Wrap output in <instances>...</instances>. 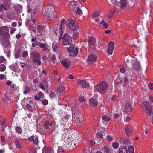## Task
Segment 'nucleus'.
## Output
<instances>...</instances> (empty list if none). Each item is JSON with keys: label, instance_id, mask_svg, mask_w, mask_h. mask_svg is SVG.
<instances>
[{"label": "nucleus", "instance_id": "35", "mask_svg": "<svg viewBox=\"0 0 153 153\" xmlns=\"http://www.w3.org/2000/svg\"><path fill=\"white\" fill-rule=\"evenodd\" d=\"M50 61V64L52 65H53L55 62L56 61V60L54 55H53L52 56L51 58Z\"/></svg>", "mask_w": 153, "mask_h": 153}, {"label": "nucleus", "instance_id": "18", "mask_svg": "<svg viewBox=\"0 0 153 153\" xmlns=\"http://www.w3.org/2000/svg\"><path fill=\"white\" fill-rule=\"evenodd\" d=\"M119 141L120 144L126 146H128L129 145V140L127 139H123V138H120Z\"/></svg>", "mask_w": 153, "mask_h": 153}, {"label": "nucleus", "instance_id": "16", "mask_svg": "<svg viewBox=\"0 0 153 153\" xmlns=\"http://www.w3.org/2000/svg\"><path fill=\"white\" fill-rule=\"evenodd\" d=\"M125 109L126 112H131L132 111V105L130 103L127 102L125 104Z\"/></svg>", "mask_w": 153, "mask_h": 153}, {"label": "nucleus", "instance_id": "47", "mask_svg": "<svg viewBox=\"0 0 153 153\" xmlns=\"http://www.w3.org/2000/svg\"><path fill=\"white\" fill-rule=\"evenodd\" d=\"M100 16V14L99 12L97 11L94 12L92 15V17L93 19L95 18V17H97Z\"/></svg>", "mask_w": 153, "mask_h": 153}, {"label": "nucleus", "instance_id": "28", "mask_svg": "<svg viewBox=\"0 0 153 153\" xmlns=\"http://www.w3.org/2000/svg\"><path fill=\"white\" fill-rule=\"evenodd\" d=\"M97 57L96 55L93 54H90L88 58V61L90 62H94L96 61Z\"/></svg>", "mask_w": 153, "mask_h": 153}, {"label": "nucleus", "instance_id": "49", "mask_svg": "<svg viewBox=\"0 0 153 153\" xmlns=\"http://www.w3.org/2000/svg\"><path fill=\"white\" fill-rule=\"evenodd\" d=\"M104 134V133L103 131H100L97 133V135L100 138L102 139L103 138Z\"/></svg>", "mask_w": 153, "mask_h": 153}, {"label": "nucleus", "instance_id": "1", "mask_svg": "<svg viewBox=\"0 0 153 153\" xmlns=\"http://www.w3.org/2000/svg\"><path fill=\"white\" fill-rule=\"evenodd\" d=\"M51 7H46L42 11L45 18L47 20L51 21L52 19L55 18L57 14L54 10L53 8H51Z\"/></svg>", "mask_w": 153, "mask_h": 153}, {"label": "nucleus", "instance_id": "22", "mask_svg": "<svg viewBox=\"0 0 153 153\" xmlns=\"http://www.w3.org/2000/svg\"><path fill=\"white\" fill-rule=\"evenodd\" d=\"M60 137L59 136L58 133H56L53 134V143L54 144L58 143V142L59 139Z\"/></svg>", "mask_w": 153, "mask_h": 153}, {"label": "nucleus", "instance_id": "27", "mask_svg": "<svg viewBox=\"0 0 153 153\" xmlns=\"http://www.w3.org/2000/svg\"><path fill=\"white\" fill-rule=\"evenodd\" d=\"M65 88L63 85L59 86L58 87L57 92L60 95H62Z\"/></svg>", "mask_w": 153, "mask_h": 153}, {"label": "nucleus", "instance_id": "26", "mask_svg": "<svg viewBox=\"0 0 153 153\" xmlns=\"http://www.w3.org/2000/svg\"><path fill=\"white\" fill-rule=\"evenodd\" d=\"M111 120V118L106 116H103L102 118V122L104 124H107Z\"/></svg>", "mask_w": 153, "mask_h": 153}, {"label": "nucleus", "instance_id": "55", "mask_svg": "<svg viewBox=\"0 0 153 153\" xmlns=\"http://www.w3.org/2000/svg\"><path fill=\"white\" fill-rule=\"evenodd\" d=\"M38 96L40 98H44L45 97L44 94L42 92H40L38 94Z\"/></svg>", "mask_w": 153, "mask_h": 153}, {"label": "nucleus", "instance_id": "50", "mask_svg": "<svg viewBox=\"0 0 153 153\" xmlns=\"http://www.w3.org/2000/svg\"><path fill=\"white\" fill-rule=\"evenodd\" d=\"M143 104L144 106L146 108H148V107H150L151 105L147 101H144Z\"/></svg>", "mask_w": 153, "mask_h": 153}, {"label": "nucleus", "instance_id": "44", "mask_svg": "<svg viewBox=\"0 0 153 153\" xmlns=\"http://www.w3.org/2000/svg\"><path fill=\"white\" fill-rule=\"evenodd\" d=\"M6 69V66L4 64L0 65V71L4 72Z\"/></svg>", "mask_w": 153, "mask_h": 153}, {"label": "nucleus", "instance_id": "30", "mask_svg": "<svg viewBox=\"0 0 153 153\" xmlns=\"http://www.w3.org/2000/svg\"><path fill=\"white\" fill-rule=\"evenodd\" d=\"M75 20H73L72 19H68V20L66 22V24L68 27L69 26V25H71L74 24L76 23Z\"/></svg>", "mask_w": 153, "mask_h": 153}, {"label": "nucleus", "instance_id": "21", "mask_svg": "<svg viewBox=\"0 0 153 153\" xmlns=\"http://www.w3.org/2000/svg\"><path fill=\"white\" fill-rule=\"evenodd\" d=\"M74 124H76V125H80L82 124V118L81 116L80 117L77 116L75 119H74Z\"/></svg>", "mask_w": 153, "mask_h": 153}, {"label": "nucleus", "instance_id": "4", "mask_svg": "<svg viewBox=\"0 0 153 153\" xmlns=\"http://www.w3.org/2000/svg\"><path fill=\"white\" fill-rule=\"evenodd\" d=\"M34 64L39 66L41 64L40 56L39 53L36 51H33L31 53Z\"/></svg>", "mask_w": 153, "mask_h": 153}, {"label": "nucleus", "instance_id": "45", "mask_svg": "<svg viewBox=\"0 0 153 153\" xmlns=\"http://www.w3.org/2000/svg\"><path fill=\"white\" fill-rule=\"evenodd\" d=\"M49 97L51 99H53L55 98L56 97V94L55 92H50L49 95Z\"/></svg>", "mask_w": 153, "mask_h": 153}, {"label": "nucleus", "instance_id": "29", "mask_svg": "<svg viewBox=\"0 0 153 153\" xmlns=\"http://www.w3.org/2000/svg\"><path fill=\"white\" fill-rule=\"evenodd\" d=\"M89 102L90 105L94 106H97L98 103V101L92 98L90 100Z\"/></svg>", "mask_w": 153, "mask_h": 153}, {"label": "nucleus", "instance_id": "36", "mask_svg": "<svg viewBox=\"0 0 153 153\" xmlns=\"http://www.w3.org/2000/svg\"><path fill=\"white\" fill-rule=\"evenodd\" d=\"M47 46V45L46 43H41L40 42L38 46H39V48H43V51H45L47 49V48H45Z\"/></svg>", "mask_w": 153, "mask_h": 153}, {"label": "nucleus", "instance_id": "48", "mask_svg": "<svg viewBox=\"0 0 153 153\" xmlns=\"http://www.w3.org/2000/svg\"><path fill=\"white\" fill-rule=\"evenodd\" d=\"M112 145L114 148L117 149L118 147L119 144L117 142H115L112 143Z\"/></svg>", "mask_w": 153, "mask_h": 153}, {"label": "nucleus", "instance_id": "33", "mask_svg": "<svg viewBox=\"0 0 153 153\" xmlns=\"http://www.w3.org/2000/svg\"><path fill=\"white\" fill-rule=\"evenodd\" d=\"M152 110V106L148 107V108H146V112L148 116H149L151 115Z\"/></svg>", "mask_w": 153, "mask_h": 153}, {"label": "nucleus", "instance_id": "54", "mask_svg": "<svg viewBox=\"0 0 153 153\" xmlns=\"http://www.w3.org/2000/svg\"><path fill=\"white\" fill-rule=\"evenodd\" d=\"M10 88L13 91H14L16 90V85L13 84H12L10 86Z\"/></svg>", "mask_w": 153, "mask_h": 153}, {"label": "nucleus", "instance_id": "61", "mask_svg": "<svg viewBox=\"0 0 153 153\" xmlns=\"http://www.w3.org/2000/svg\"><path fill=\"white\" fill-rule=\"evenodd\" d=\"M26 105L28 110H31L32 109L31 104H27Z\"/></svg>", "mask_w": 153, "mask_h": 153}, {"label": "nucleus", "instance_id": "43", "mask_svg": "<svg viewBox=\"0 0 153 153\" xmlns=\"http://www.w3.org/2000/svg\"><path fill=\"white\" fill-rule=\"evenodd\" d=\"M16 132L18 134H21L22 133V129L19 126H17L15 128Z\"/></svg>", "mask_w": 153, "mask_h": 153}, {"label": "nucleus", "instance_id": "40", "mask_svg": "<svg viewBox=\"0 0 153 153\" xmlns=\"http://www.w3.org/2000/svg\"><path fill=\"white\" fill-rule=\"evenodd\" d=\"M30 90V89L28 86H25L24 90L23 93L24 94H27Z\"/></svg>", "mask_w": 153, "mask_h": 153}, {"label": "nucleus", "instance_id": "56", "mask_svg": "<svg viewBox=\"0 0 153 153\" xmlns=\"http://www.w3.org/2000/svg\"><path fill=\"white\" fill-rule=\"evenodd\" d=\"M117 99V97L114 95L111 97V101L113 102H114Z\"/></svg>", "mask_w": 153, "mask_h": 153}, {"label": "nucleus", "instance_id": "11", "mask_svg": "<svg viewBox=\"0 0 153 153\" xmlns=\"http://www.w3.org/2000/svg\"><path fill=\"white\" fill-rule=\"evenodd\" d=\"M78 82L79 84L83 88H88L90 85L88 82L85 80H81L79 79Z\"/></svg>", "mask_w": 153, "mask_h": 153}, {"label": "nucleus", "instance_id": "6", "mask_svg": "<svg viewBox=\"0 0 153 153\" xmlns=\"http://www.w3.org/2000/svg\"><path fill=\"white\" fill-rule=\"evenodd\" d=\"M50 29V27L48 25H40L37 26L36 29L39 33H42L43 31L47 32Z\"/></svg>", "mask_w": 153, "mask_h": 153}, {"label": "nucleus", "instance_id": "46", "mask_svg": "<svg viewBox=\"0 0 153 153\" xmlns=\"http://www.w3.org/2000/svg\"><path fill=\"white\" fill-rule=\"evenodd\" d=\"M129 153L134 152V148L133 146H129L128 148Z\"/></svg>", "mask_w": 153, "mask_h": 153}, {"label": "nucleus", "instance_id": "53", "mask_svg": "<svg viewBox=\"0 0 153 153\" xmlns=\"http://www.w3.org/2000/svg\"><path fill=\"white\" fill-rule=\"evenodd\" d=\"M104 150L106 153H109L110 152V149H109V148L106 146H104Z\"/></svg>", "mask_w": 153, "mask_h": 153}, {"label": "nucleus", "instance_id": "52", "mask_svg": "<svg viewBox=\"0 0 153 153\" xmlns=\"http://www.w3.org/2000/svg\"><path fill=\"white\" fill-rule=\"evenodd\" d=\"M76 13L78 14H80L82 13V11L78 7L76 10Z\"/></svg>", "mask_w": 153, "mask_h": 153}, {"label": "nucleus", "instance_id": "64", "mask_svg": "<svg viewBox=\"0 0 153 153\" xmlns=\"http://www.w3.org/2000/svg\"><path fill=\"white\" fill-rule=\"evenodd\" d=\"M149 88L151 90H153V83H149L148 85Z\"/></svg>", "mask_w": 153, "mask_h": 153}, {"label": "nucleus", "instance_id": "42", "mask_svg": "<svg viewBox=\"0 0 153 153\" xmlns=\"http://www.w3.org/2000/svg\"><path fill=\"white\" fill-rule=\"evenodd\" d=\"M20 51L19 50H17L15 53V57L17 59L19 58L20 57Z\"/></svg>", "mask_w": 153, "mask_h": 153}, {"label": "nucleus", "instance_id": "57", "mask_svg": "<svg viewBox=\"0 0 153 153\" xmlns=\"http://www.w3.org/2000/svg\"><path fill=\"white\" fill-rule=\"evenodd\" d=\"M83 151L85 153H87L89 152L90 150V148L89 147L87 146L83 148Z\"/></svg>", "mask_w": 153, "mask_h": 153}, {"label": "nucleus", "instance_id": "34", "mask_svg": "<svg viewBox=\"0 0 153 153\" xmlns=\"http://www.w3.org/2000/svg\"><path fill=\"white\" fill-rule=\"evenodd\" d=\"M15 9L17 13H21L22 10V5H18L16 7Z\"/></svg>", "mask_w": 153, "mask_h": 153}, {"label": "nucleus", "instance_id": "14", "mask_svg": "<svg viewBox=\"0 0 153 153\" xmlns=\"http://www.w3.org/2000/svg\"><path fill=\"white\" fill-rule=\"evenodd\" d=\"M114 42L113 41L110 42L107 51V52L108 54L111 55L112 54L113 51L114 49Z\"/></svg>", "mask_w": 153, "mask_h": 153}, {"label": "nucleus", "instance_id": "23", "mask_svg": "<svg viewBox=\"0 0 153 153\" xmlns=\"http://www.w3.org/2000/svg\"><path fill=\"white\" fill-rule=\"evenodd\" d=\"M119 150V153H128L127 149L125 146H120Z\"/></svg>", "mask_w": 153, "mask_h": 153}, {"label": "nucleus", "instance_id": "13", "mask_svg": "<svg viewBox=\"0 0 153 153\" xmlns=\"http://www.w3.org/2000/svg\"><path fill=\"white\" fill-rule=\"evenodd\" d=\"M28 140L30 141H33V143L37 145L39 142L38 136L36 135H33L28 138Z\"/></svg>", "mask_w": 153, "mask_h": 153}, {"label": "nucleus", "instance_id": "32", "mask_svg": "<svg viewBox=\"0 0 153 153\" xmlns=\"http://www.w3.org/2000/svg\"><path fill=\"white\" fill-rule=\"evenodd\" d=\"M42 153H53V150L51 148H46L43 150Z\"/></svg>", "mask_w": 153, "mask_h": 153}, {"label": "nucleus", "instance_id": "51", "mask_svg": "<svg viewBox=\"0 0 153 153\" xmlns=\"http://www.w3.org/2000/svg\"><path fill=\"white\" fill-rule=\"evenodd\" d=\"M28 52L27 51H23L22 52V57L24 58L25 57H26V56H27L28 55Z\"/></svg>", "mask_w": 153, "mask_h": 153}, {"label": "nucleus", "instance_id": "62", "mask_svg": "<svg viewBox=\"0 0 153 153\" xmlns=\"http://www.w3.org/2000/svg\"><path fill=\"white\" fill-rule=\"evenodd\" d=\"M79 33L77 32H75L73 34V36L75 39H76L78 37Z\"/></svg>", "mask_w": 153, "mask_h": 153}, {"label": "nucleus", "instance_id": "19", "mask_svg": "<svg viewBox=\"0 0 153 153\" xmlns=\"http://www.w3.org/2000/svg\"><path fill=\"white\" fill-rule=\"evenodd\" d=\"M31 41L32 42L31 46L33 48L38 46L40 42L37 41L36 38L33 37L31 39Z\"/></svg>", "mask_w": 153, "mask_h": 153}, {"label": "nucleus", "instance_id": "20", "mask_svg": "<svg viewBox=\"0 0 153 153\" xmlns=\"http://www.w3.org/2000/svg\"><path fill=\"white\" fill-rule=\"evenodd\" d=\"M40 88L43 91H45L48 88L47 82H42L39 84Z\"/></svg>", "mask_w": 153, "mask_h": 153}, {"label": "nucleus", "instance_id": "24", "mask_svg": "<svg viewBox=\"0 0 153 153\" xmlns=\"http://www.w3.org/2000/svg\"><path fill=\"white\" fill-rule=\"evenodd\" d=\"M9 9V5L6 4H2L0 5V11L3 10H8Z\"/></svg>", "mask_w": 153, "mask_h": 153}, {"label": "nucleus", "instance_id": "3", "mask_svg": "<svg viewBox=\"0 0 153 153\" xmlns=\"http://www.w3.org/2000/svg\"><path fill=\"white\" fill-rule=\"evenodd\" d=\"M61 39L63 40L62 44L64 45H70V46H73L74 45L71 43L72 42V38L69 35L66 33L64 34L63 37L61 38Z\"/></svg>", "mask_w": 153, "mask_h": 153}, {"label": "nucleus", "instance_id": "31", "mask_svg": "<svg viewBox=\"0 0 153 153\" xmlns=\"http://www.w3.org/2000/svg\"><path fill=\"white\" fill-rule=\"evenodd\" d=\"M125 130L127 135L128 136L130 135L132 131L131 128L130 127L129 128L128 126H127L126 127Z\"/></svg>", "mask_w": 153, "mask_h": 153}, {"label": "nucleus", "instance_id": "59", "mask_svg": "<svg viewBox=\"0 0 153 153\" xmlns=\"http://www.w3.org/2000/svg\"><path fill=\"white\" fill-rule=\"evenodd\" d=\"M2 29H3V31H4V30H5L7 31H9V29L8 27L6 26H4L1 27Z\"/></svg>", "mask_w": 153, "mask_h": 153}, {"label": "nucleus", "instance_id": "9", "mask_svg": "<svg viewBox=\"0 0 153 153\" xmlns=\"http://www.w3.org/2000/svg\"><path fill=\"white\" fill-rule=\"evenodd\" d=\"M75 140L73 139L69 141L68 144H67V146L69 150H73L76 147Z\"/></svg>", "mask_w": 153, "mask_h": 153}, {"label": "nucleus", "instance_id": "15", "mask_svg": "<svg viewBox=\"0 0 153 153\" xmlns=\"http://www.w3.org/2000/svg\"><path fill=\"white\" fill-rule=\"evenodd\" d=\"M131 69L135 71H137L140 70L141 66L139 63L137 61L134 62L132 65V68Z\"/></svg>", "mask_w": 153, "mask_h": 153}, {"label": "nucleus", "instance_id": "7", "mask_svg": "<svg viewBox=\"0 0 153 153\" xmlns=\"http://www.w3.org/2000/svg\"><path fill=\"white\" fill-rule=\"evenodd\" d=\"M74 46H70L69 48L68 47L67 49L71 56H75L78 53V48H74Z\"/></svg>", "mask_w": 153, "mask_h": 153}, {"label": "nucleus", "instance_id": "58", "mask_svg": "<svg viewBox=\"0 0 153 153\" xmlns=\"http://www.w3.org/2000/svg\"><path fill=\"white\" fill-rule=\"evenodd\" d=\"M42 103L44 105H46L48 103V101L46 99H44L42 101Z\"/></svg>", "mask_w": 153, "mask_h": 153}, {"label": "nucleus", "instance_id": "5", "mask_svg": "<svg viewBox=\"0 0 153 153\" xmlns=\"http://www.w3.org/2000/svg\"><path fill=\"white\" fill-rule=\"evenodd\" d=\"M44 126L49 134L52 133L55 128L54 124L52 122H46L44 123Z\"/></svg>", "mask_w": 153, "mask_h": 153}, {"label": "nucleus", "instance_id": "38", "mask_svg": "<svg viewBox=\"0 0 153 153\" xmlns=\"http://www.w3.org/2000/svg\"><path fill=\"white\" fill-rule=\"evenodd\" d=\"M52 49L55 52H57L59 50V48L56 44H53L52 45Z\"/></svg>", "mask_w": 153, "mask_h": 153}, {"label": "nucleus", "instance_id": "2", "mask_svg": "<svg viewBox=\"0 0 153 153\" xmlns=\"http://www.w3.org/2000/svg\"><path fill=\"white\" fill-rule=\"evenodd\" d=\"M108 88V85L104 81H102L97 84L94 87V90L100 94L105 93Z\"/></svg>", "mask_w": 153, "mask_h": 153}, {"label": "nucleus", "instance_id": "60", "mask_svg": "<svg viewBox=\"0 0 153 153\" xmlns=\"http://www.w3.org/2000/svg\"><path fill=\"white\" fill-rule=\"evenodd\" d=\"M70 117V116H69L68 115H67L66 116L65 115L62 118L63 120L64 121V120H69Z\"/></svg>", "mask_w": 153, "mask_h": 153}, {"label": "nucleus", "instance_id": "17", "mask_svg": "<svg viewBox=\"0 0 153 153\" xmlns=\"http://www.w3.org/2000/svg\"><path fill=\"white\" fill-rule=\"evenodd\" d=\"M61 62L64 67L67 68L69 67L71 64L70 61L67 59H63Z\"/></svg>", "mask_w": 153, "mask_h": 153}, {"label": "nucleus", "instance_id": "12", "mask_svg": "<svg viewBox=\"0 0 153 153\" xmlns=\"http://www.w3.org/2000/svg\"><path fill=\"white\" fill-rule=\"evenodd\" d=\"M56 30H55V33L56 35H59L60 37L59 38V40L60 41L61 39V38L63 37V32L62 30V27L59 26Z\"/></svg>", "mask_w": 153, "mask_h": 153}, {"label": "nucleus", "instance_id": "10", "mask_svg": "<svg viewBox=\"0 0 153 153\" xmlns=\"http://www.w3.org/2000/svg\"><path fill=\"white\" fill-rule=\"evenodd\" d=\"M78 3L76 1H71L69 7L70 10L74 12H75L76 9L78 7H77Z\"/></svg>", "mask_w": 153, "mask_h": 153}, {"label": "nucleus", "instance_id": "25", "mask_svg": "<svg viewBox=\"0 0 153 153\" xmlns=\"http://www.w3.org/2000/svg\"><path fill=\"white\" fill-rule=\"evenodd\" d=\"M68 27L71 30L74 31H76L78 29L79 26L77 25L76 23H74V24L72 25H70Z\"/></svg>", "mask_w": 153, "mask_h": 153}, {"label": "nucleus", "instance_id": "41", "mask_svg": "<svg viewBox=\"0 0 153 153\" xmlns=\"http://www.w3.org/2000/svg\"><path fill=\"white\" fill-rule=\"evenodd\" d=\"M95 42V39L93 37H91L89 38L88 40L89 44L90 45H93Z\"/></svg>", "mask_w": 153, "mask_h": 153}, {"label": "nucleus", "instance_id": "39", "mask_svg": "<svg viewBox=\"0 0 153 153\" xmlns=\"http://www.w3.org/2000/svg\"><path fill=\"white\" fill-rule=\"evenodd\" d=\"M125 60L126 64L127 65H129V64L132 62V59L130 57H128V59L126 57V58L125 59Z\"/></svg>", "mask_w": 153, "mask_h": 153}, {"label": "nucleus", "instance_id": "8", "mask_svg": "<svg viewBox=\"0 0 153 153\" xmlns=\"http://www.w3.org/2000/svg\"><path fill=\"white\" fill-rule=\"evenodd\" d=\"M68 149L67 146V143L66 142H64L63 144L58 147L57 151L58 153H63Z\"/></svg>", "mask_w": 153, "mask_h": 153}, {"label": "nucleus", "instance_id": "37", "mask_svg": "<svg viewBox=\"0 0 153 153\" xmlns=\"http://www.w3.org/2000/svg\"><path fill=\"white\" fill-rule=\"evenodd\" d=\"M121 5V7L123 9L125 7L126 4V0H121L120 2Z\"/></svg>", "mask_w": 153, "mask_h": 153}, {"label": "nucleus", "instance_id": "63", "mask_svg": "<svg viewBox=\"0 0 153 153\" xmlns=\"http://www.w3.org/2000/svg\"><path fill=\"white\" fill-rule=\"evenodd\" d=\"M107 140L109 141H112L113 139L112 137L109 135L107 136Z\"/></svg>", "mask_w": 153, "mask_h": 153}]
</instances>
